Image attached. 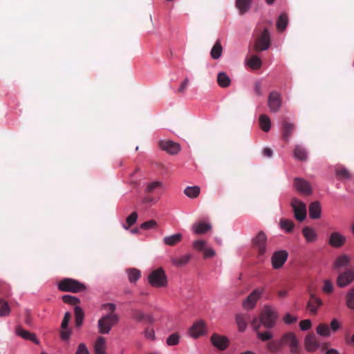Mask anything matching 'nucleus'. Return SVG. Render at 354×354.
Returning a JSON list of instances; mask_svg holds the SVG:
<instances>
[{
	"label": "nucleus",
	"instance_id": "obj_53",
	"mask_svg": "<svg viewBox=\"0 0 354 354\" xmlns=\"http://www.w3.org/2000/svg\"><path fill=\"white\" fill-rule=\"evenodd\" d=\"M283 346L281 339L279 341H272L268 343V348L272 352L279 351Z\"/></svg>",
	"mask_w": 354,
	"mask_h": 354
},
{
	"label": "nucleus",
	"instance_id": "obj_23",
	"mask_svg": "<svg viewBox=\"0 0 354 354\" xmlns=\"http://www.w3.org/2000/svg\"><path fill=\"white\" fill-rule=\"evenodd\" d=\"M345 241V237L335 232L330 234L328 243L333 248H339L344 244Z\"/></svg>",
	"mask_w": 354,
	"mask_h": 354
},
{
	"label": "nucleus",
	"instance_id": "obj_64",
	"mask_svg": "<svg viewBox=\"0 0 354 354\" xmlns=\"http://www.w3.org/2000/svg\"><path fill=\"white\" fill-rule=\"evenodd\" d=\"M254 93H256V95H257L259 96H261L263 94L261 86L259 82H256L254 84Z\"/></svg>",
	"mask_w": 354,
	"mask_h": 354
},
{
	"label": "nucleus",
	"instance_id": "obj_42",
	"mask_svg": "<svg viewBox=\"0 0 354 354\" xmlns=\"http://www.w3.org/2000/svg\"><path fill=\"white\" fill-rule=\"evenodd\" d=\"M10 308L7 301L0 298V317H6L10 315Z\"/></svg>",
	"mask_w": 354,
	"mask_h": 354
},
{
	"label": "nucleus",
	"instance_id": "obj_35",
	"mask_svg": "<svg viewBox=\"0 0 354 354\" xmlns=\"http://www.w3.org/2000/svg\"><path fill=\"white\" fill-rule=\"evenodd\" d=\"M126 272L130 283H136L141 277V272L137 268H128Z\"/></svg>",
	"mask_w": 354,
	"mask_h": 354
},
{
	"label": "nucleus",
	"instance_id": "obj_15",
	"mask_svg": "<svg viewBox=\"0 0 354 354\" xmlns=\"http://www.w3.org/2000/svg\"><path fill=\"white\" fill-rule=\"evenodd\" d=\"M159 147L167 153L174 155L179 152L180 145L171 140H161L159 142Z\"/></svg>",
	"mask_w": 354,
	"mask_h": 354
},
{
	"label": "nucleus",
	"instance_id": "obj_16",
	"mask_svg": "<svg viewBox=\"0 0 354 354\" xmlns=\"http://www.w3.org/2000/svg\"><path fill=\"white\" fill-rule=\"evenodd\" d=\"M288 258V253L284 250H280L273 254L272 257V265L274 269H279L283 266Z\"/></svg>",
	"mask_w": 354,
	"mask_h": 354
},
{
	"label": "nucleus",
	"instance_id": "obj_28",
	"mask_svg": "<svg viewBox=\"0 0 354 354\" xmlns=\"http://www.w3.org/2000/svg\"><path fill=\"white\" fill-rule=\"evenodd\" d=\"M293 156L295 158L301 161H305L308 158L306 149L299 145L295 146L293 151Z\"/></svg>",
	"mask_w": 354,
	"mask_h": 354
},
{
	"label": "nucleus",
	"instance_id": "obj_22",
	"mask_svg": "<svg viewBox=\"0 0 354 354\" xmlns=\"http://www.w3.org/2000/svg\"><path fill=\"white\" fill-rule=\"evenodd\" d=\"M322 304V300L314 294H310V299L307 304V308L313 315H316L317 309Z\"/></svg>",
	"mask_w": 354,
	"mask_h": 354
},
{
	"label": "nucleus",
	"instance_id": "obj_31",
	"mask_svg": "<svg viewBox=\"0 0 354 354\" xmlns=\"http://www.w3.org/2000/svg\"><path fill=\"white\" fill-rule=\"evenodd\" d=\"M212 226L210 224L201 222L198 223H196L193 225V230L194 233L197 234H203L210 230Z\"/></svg>",
	"mask_w": 354,
	"mask_h": 354
},
{
	"label": "nucleus",
	"instance_id": "obj_8",
	"mask_svg": "<svg viewBox=\"0 0 354 354\" xmlns=\"http://www.w3.org/2000/svg\"><path fill=\"white\" fill-rule=\"evenodd\" d=\"M283 346L288 345L290 346V352L293 354H297L299 352V346L298 339L292 332H288L283 334L281 338Z\"/></svg>",
	"mask_w": 354,
	"mask_h": 354
},
{
	"label": "nucleus",
	"instance_id": "obj_45",
	"mask_svg": "<svg viewBox=\"0 0 354 354\" xmlns=\"http://www.w3.org/2000/svg\"><path fill=\"white\" fill-rule=\"evenodd\" d=\"M138 219V213L136 212H132L126 219V225L124 227L127 230L132 226Z\"/></svg>",
	"mask_w": 354,
	"mask_h": 354
},
{
	"label": "nucleus",
	"instance_id": "obj_52",
	"mask_svg": "<svg viewBox=\"0 0 354 354\" xmlns=\"http://www.w3.org/2000/svg\"><path fill=\"white\" fill-rule=\"evenodd\" d=\"M257 332V337L262 342H266L272 339V334L270 331L260 332L259 330Z\"/></svg>",
	"mask_w": 354,
	"mask_h": 354
},
{
	"label": "nucleus",
	"instance_id": "obj_54",
	"mask_svg": "<svg viewBox=\"0 0 354 354\" xmlns=\"http://www.w3.org/2000/svg\"><path fill=\"white\" fill-rule=\"evenodd\" d=\"M102 307L104 309H106L108 310V313H106V315H118V314H116L115 313V311L116 310V306L114 304L107 303V304H104L102 306Z\"/></svg>",
	"mask_w": 354,
	"mask_h": 354
},
{
	"label": "nucleus",
	"instance_id": "obj_56",
	"mask_svg": "<svg viewBox=\"0 0 354 354\" xmlns=\"http://www.w3.org/2000/svg\"><path fill=\"white\" fill-rule=\"evenodd\" d=\"M206 241L203 240L195 241L193 243V247L195 250L198 251H203L205 248Z\"/></svg>",
	"mask_w": 354,
	"mask_h": 354
},
{
	"label": "nucleus",
	"instance_id": "obj_24",
	"mask_svg": "<svg viewBox=\"0 0 354 354\" xmlns=\"http://www.w3.org/2000/svg\"><path fill=\"white\" fill-rule=\"evenodd\" d=\"M95 354H106V339L100 336L97 338L94 344Z\"/></svg>",
	"mask_w": 354,
	"mask_h": 354
},
{
	"label": "nucleus",
	"instance_id": "obj_47",
	"mask_svg": "<svg viewBox=\"0 0 354 354\" xmlns=\"http://www.w3.org/2000/svg\"><path fill=\"white\" fill-rule=\"evenodd\" d=\"M162 187V183L160 181L151 182L147 185L145 192L147 193H152L156 189L161 188Z\"/></svg>",
	"mask_w": 354,
	"mask_h": 354
},
{
	"label": "nucleus",
	"instance_id": "obj_1",
	"mask_svg": "<svg viewBox=\"0 0 354 354\" xmlns=\"http://www.w3.org/2000/svg\"><path fill=\"white\" fill-rule=\"evenodd\" d=\"M278 318L277 312L270 306H265L259 314V317H254L251 325L255 331H257L263 325L270 329L274 327Z\"/></svg>",
	"mask_w": 354,
	"mask_h": 354
},
{
	"label": "nucleus",
	"instance_id": "obj_62",
	"mask_svg": "<svg viewBox=\"0 0 354 354\" xmlns=\"http://www.w3.org/2000/svg\"><path fill=\"white\" fill-rule=\"evenodd\" d=\"M340 328V323L336 319H333L330 322V328L333 332L337 331Z\"/></svg>",
	"mask_w": 354,
	"mask_h": 354
},
{
	"label": "nucleus",
	"instance_id": "obj_36",
	"mask_svg": "<svg viewBox=\"0 0 354 354\" xmlns=\"http://www.w3.org/2000/svg\"><path fill=\"white\" fill-rule=\"evenodd\" d=\"M191 257V254H188L180 257H173L171 258V263L176 266H183L189 261Z\"/></svg>",
	"mask_w": 354,
	"mask_h": 354
},
{
	"label": "nucleus",
	"instance_id": "obj_29",
	"mask_svg": "<svg viewBox=\"0 0 354 354\" xmlns=\"http://www.w3.org/2000/svg\"><path fill=\"white\" fill-rule=\"evenodd\" d=\"M250 317L246 314H238L236 316V322L240 331H244L247 327Z\"/></svg>",
	"mask_w": 354,
	"mask_h": 354
},
{
	"label": "nucleus",
	"instance_id": "obj_43",
	"mask_svg": "<svg viewBox=\"0 0 354 354\" xmlns=\"http://www.w3.org/2000/svg\"><path fill=\"white\" fill-rule=\"evenodd\" d=\"M261 60L257 55H252L248 61V64L252 69H259L261 66Z\"/></svg>",
	"mask_w": 354,
	"mask_h": 354
},
{
	"label": "nucleus",
	"instance_id": "obj_57",
	"mask_svg": "<svg viewBox=\"0 0 354 354\" xmlns=\"http://www.w3.org/2000/svg\"><path fill=\"white\" fill-rule=\"evenodd\" d=\"M283 319L286 324H291L297 322V317L290 313H287L285 315Z\"/></svg>",
	"mask_w": 354,
	"mask_h": 354
},
{
	"label": "nucleus",
	"instance_id": "obj_51",
	"mask_svg": "<svg viewBox=\"0 0 354 354\" xmlns=\"http://www.w3.org/2000/svg\"><path fill=\"white\" fill-rule=\"evenodd\" d=\"M158 227V223L155 220H149L142 223L140 225V228L142 230L155 229Z\"/></svg>",
	"mask_w": 354,
	"mask_h": 354
},
{
	"label": "nucleus",
	"instance_id": "obj_55",
	"mask_svg": "<svg viewBox=\"0 0 354 354\" xmlns=\"http://www.w3.org/2000/svg\"><path fill=\"white\" fill-rule=\"evenodd\" d=\"M322 290L324 292L330 294L333 291V283L330 280H325Z\"/></svg>",
	"mask_w": 354,
	"mask_h": 354
},
{
	"label": "nucleus",
	"instance_id": "obj_7",
	"mask_svg": "<svg viewBox=\"0 0 354 354\" xmlns=\"http://www.w3.org/2000/svg\"><path fill=\"white\" fill-rule=\"evenodd\" d=\"M264 292L263 288H255L243 301V307L246 310L253 309L257 301L261 298Z\"/></svg>",
	"mask_w": 354,
	"mask_h": 354
},
{
	"label": "nucleus",
	"instance_id": "obj_21",
	"mask_svg": "<svg viewBox=\"0 0 354 354\" xmlns=\"http://www.w3.org/2000/svg\"><path fill=\"white\" fill-rule=\"evenodd\" d=\"M15 333L18 336L21 337V338H23L24 339L30 340L36 344H39V341L36 337V335L34 333H32L29 332L28 330L24 329L20 326H18L16 328Z\"/></svg>",
	"mask_w": 354,
	"mask_h": 354
},
{
	"label": "nucleus",
	"instance_id": "obj_32",
	"mask_svg": "<svg viewBox=\"0 0 354 354\" xmlns=\"http://www.w3.org/2000/svg\"><path fill=\"white\" fill-rule=\"evenodd\" d=\"M251 3L252 0H236V7L239 10L240 14L243 15L250 10Z\"/></svg>",
	"mask_w": 354,
	"mask_h": 354
},
{
	"label": "nucleus",
	"instance_id": "obj_33",
	"mask_svg": "<svg viewBox=\"0 0 354 354\" xmlns=\"http://www.w3.org/2000/svg\"><path fill=\"white\" fill-rule=\"evenodd\" d=\"M223 53V47L220 40H217L210 51L211 57L214 59H218L221 57Z\"/></svg>",
	"mask_w": 354,
	"mask_h": 354
},
{
	"label": "nucleus",
	"instance_id": "obj_10",
	"mask_svg": "<svg viewBox=\"0 0 354 354\" xmlns=\"http://www.w3.org/2000/svg\"><path fill=\"white\" fill-rule=\"evenodd\" d=\"M354 280V270L347 269L346 271L339 273L337 279V284L339 287L343 288L350 284Z\"/></svg>",
	"mask_w": 354,
	"mask_h": 354
},
{
	"label": "nucleus",
	"instance_id": "obj_46",
	"mask_svg": "<svg viewBox=\"0 0 354 354\" xmlns=\"http://www.w3.org/2000/svg\"><path fill=\"white\" fill-rule=\"evenodd\" d=\"M335 174L339 179H348L351 178L349 171L344 167L337 168Z\"/></svg>",
	"mask_w": 354,
	"mask_h": 354
},
{
	"label": "nucleus",
	"instance_id": "obj_59",
	"mask_svg": "<svg viewBox=\"0 0 354 354\" xmlns=\"http://www.w3.org/2000/svg\"><path fill=\"white\" fill-rule=\"evenodd\" d=\"M311 321L310 319H304L299 322V327L301 330H307L311 327Z\"/></svg>",
	"mask_w": 354,
	"mask_h": 354
},
{
	"label": "nucleus",
	"instance_id": "obj_50",
	"mask_svg": "<svg viewBox=\"0 0 354 354\" xmlns=\"http://www.w3.org/2000/svg\"><path fill=\"white\" fill-rule=\"evenodd\" d=\"M180 335L177 333H174L169 335L167 339V344L169 346L177 345L179 342Z\"/></svg>",
	"mask_w": 354,
	"mask_h": 354
},
{
	"label": "nucleus",
	"instance_id": "obj_25",
	"mask_svg": "<svg viewBox=\"0 0 354 354\" xmlns=\"http://www.w3.org/2000/svg\"><path fill=\"white\" fill-rule=\"evenodd\" d=\"M321 205L318 201L313 202L309 205V215L313 219L319 218L321 216Z\"/></svg>",
	"mask_w": 354,
	"mask_h": 354
},
{
	"label": "nucleus",
	"instance_id": "obj_20",
	"mask_svg": "<svg viewBox=\"0 0 354 354\" xmlns=\"http://www.w3.org/2000/svg\"><path fill=\"white\" fill-rule=\"evenodd\" d=\"M304 346L308 352H315L319 346V344L315 334H308L304 339Z\"/></svg>",
	"mask_w": 354,
	"mask_h": 354
},
{
	"label": "nucleus",
	"instance_id": "obj_41",
	"mask_svg": "<svg viewBox=\"0 0 354 354\" xmlns=\"http://www.w3.org/2000/svg\"><path fill=\"white\" fill-rule=\"evenodd\" d=\"M75 325L77 327L82 326L84 319V312L80 306H75Z\"/></svg>",
	"mask_w": 354,
	"mask_h": 354
},
{
	"label": "nucleus",
	"instance_id": "obj_60",
	"mask_svg": "<svg viewBox=\"0 0 354 354\" xmlns=\"http://www.w3.org/2000/svg\"><path fill=\"white\" fill-rule=\"evenodd\" d=\"M144 335L146 338L153 340L155 339V332L153 328H146L144 330Z\"/></svg>",
	"mask_w": 354,
	"mask_h": 354
},
{
	"label": "nucleus",
	"instance_id": "obj_37",
	"mask_svg": "<svg viewBox=\"0 0 354 354\" xmlns=\"http://www.w3.org/2000/svg\"><path fill=\"white\" fill-rule=\"evenodd\" d=\"M259 124L261 129L265 131L268 132L270 129V120L269 117L265 114H262L259 116Z\"/></svg>",
	"mask_w": 354,
	"mask_h": 354
},
{
	"label": "nucleus",
	"instance_id": "obj_11",
	"mask_svg": "<svg viewBox=\"0 0 354 354\" xmlns=\"http://www.w3.org/2000/svg\"><path fill=\"white\" fill-rule=\"evenodd\" d=\"M206 333V324L203 320H198L194 323L189 330V334L194 338H198Z\"/></svg>",
	"mask_w": 354,
	"mask_h": 354
},
{
	"label": "nucleus",
	"instance_id": "obj_58",
	"mask_svg": "<svg viewBox=\"0 0 354 354\" xmlns=\"http://www.w3.org/2000/svg\"><path fill=\"white\" fill-rule=\"evenodd\" d=\"M75 354H91L86 346L84 343L79 344L77 351Z\"/></svg>",
	"mask_w": 354,
	"mask_h": 354
},
{
	"label": "nucleus",
	"instance_id": "obj_18",
	"mask_svg": "<svg viewBox=\"0 0 354 354\" xmlns=\"http://www.w3.org/2000/svg\"><path fill=\"white\" fill-rule=\"evenodd\" d=\"M131 314L132 319L137 322H145L151 324L154 322V319L151 315L145 314L138 309H132Z\"/></svg>",
	"mask_w": 354,
	"mask_h": 354
},
{
	"label": "nucleus",
	"instance_id": "obj_6",
	"mask_svg": "<svg viewBox=\"0 0 354 354\" xmlns=\"http://www.w3.org/2000/svg\"><path fill=\"white\" fill-rule=\"evenodd\" d=\"M268 237L263 231H259L252 239V247L258 257H263L267 251Z\"/></svg>",
	"mask_w": 354,
	"mask_h": 354
},
{
	"label": "nucleus",
	"instance_id": "obj_63",
	"mask_svg": "<svg viewBox=\"0 0 354 354\" xmlns=\"http://www.w3.org/2000/svg\"><path fill=\"white\" fill-rule=\"evenodd\" d=\"M188 84H189V79L187 77H186L184 80V81L181 83L178 91L179 93H183L186 90V88L188 86Z\"/></svg>",
	"mask_w": 354,
	"mask_h": 354
},
{
	"label": "nucleus",
	"instance_id": "obj_49",
	"mask_svg": "<svg viewBox=\"0 0 354 354\" xmlns=\"http://www.w3.org/2000/svg\"><path fill=\"white\" fill-rule=\"evenodd\" d=\"M62 300L66 304L75 306H77V305L80 303V299L77 297L71 295H64Z\"/></svg>",
	"mask_w": 354,
	"mask_h": 354
},
{
	"label": "nucleus",
	"instance_id": "obj_34",
	"mask_svg": "<svg viewBox=\"0 0 354 354\" xmlns=\"http://www.w3.org/2000/svg\"><path fill=\"white\" fill-rule=\"evenodd\" d=\"M184 194L190 198H197L201 192V188L198 186H188L184 191Z\"/></svg>",
	"mask_w": 354,
	"mask_h": 354
},
{
	"label": "nucleus",
	"instance_id": "obj_5",
	"mask_svg": "<svg viewBox=\"0 0 354 354\" xmlns=\"http://www.w3.org/2000/svg\"><path fill=\"white\" fill-rule=\"evenodd\" d=\"M148 281L155 288L166 287L168 283L167 277L162 268L153 270L148 276Z\"/></svg>",
	"mask_w": 354,
	"mask_h": 354
},
{
	"label": "nucleus",
	"instance_id": "obj_19",
	"mask_svg": "<svg viewBox=\"0 0 354 354\" xmlns=\"http://www.w3.org/2000/svg\"><path fill=\"white\" fill-rule=\"evenodd\" d=\"M295 129L294 123L289 122L286 118L281 122L282 138L288 142Z\"/></svg>",
	"mask_w": 354,
	"mask_h": 354
},
{
	"label": "nucleus",
	"instance_id": "obj_38",
	"mask_svg": "<svg viewBox=\"0 0 354 354\" xmlns=\"http://www.w3.org/2000/svg\"><path fill=\"white\" fill-rule=\"evenodd\" d=\"M288 19L287 15L285 13L281 14L279 17L277 21L276 25H277V30L279 32L283 31L288 25Z\"/></svg>",
	"mask_w": 354,
	"mask_h": 354
},
{
	"label": "nucleus",
	"instance_id": "obj_12",
	"mask_svg": "<svg viewBox=\"0 0 354 354\" xmlns=\"http://www.w3.org/2000/svg\"><path fill=\"white\" fill-rule=\"evenodd\" d=\"M268 106L272 112L279 111L281 106V97L277 91H272L268 96Z\"/></svg>",
	"mask_w": 354,
	"mask_h": 354
},
{
	"label": "nucleus",
	"instance_id": "obj_39",
	"mask_svg": "<svg viewBox=\"0 0 354 354\" xmlns=\"http://www.w3.org/2000/svg\"><path fill=\"white\" fill-rule=\"evenodd\" d=\"M349 263V258L348 256L343 254L339 256L334 262L333 267L335 269H339L346 266Z\"/></svg>",
	"mask_w": 354,
	"mask_h": 354
},
{
	"label": "nucleus",
	"instance_id": "obj_14",
	"mask_svg": "<svg viewBox=\"0 0 354 354\" xmlns=\"http://www.w3.org/2000/svg\"><path fill=\"white\" fill-rule=\"evenodd\" d=\"M211 343L221 351L225 350L229 346V339L223 335L214 333L210 338Z\"/></svg>",
	"mask_w": 354,
	"mask_h": 354
},
{
	"label": "nucleus",
	"instance_id": "obj_48",
	"mask_svg": "<svg viewBox=\"0 0 354 354\" xmlns=\"http://www.w3.org/2000/svg\"><path fill=\"white\" fill-rule=\"evenodd\" d=\"M346 299L348 308L354 309V287L347 293Z\"/></svg>",
	"mask_w": 354,
	"mask_h": 354
},
{
	"label": "nucleus",
	"instance_id": "obj_17",
	"mask_svg": "<svg viewBox=\"0 0 354 354\" xmlns=\"http://www.w3.org/2000/svg\"><path fill=\"white\" fill-rule=\"evenodd\" d=\"M294 186L299 193L304 195H310L312 192L311 186L309 183L302 178H295Z\"/></svg>",
	"mask_w": 354,
	"mask_h": 354
},
{
	"label": "nucleus",
	"instance_id": "obj_2",
	"mask_svg": "<svg viewBox=\"0 0 354 354\" xmlns=\"http://www.w3.org/2000/svg\"><path fill=\"white\" fill-rule=\"evenodd\" d=\"M266 23L268 26L264 27L259 26L254 31V48L257 52L266 50L271 45V37L268 28L272 26V21H267Z\"/></svg>",
	"mask_w": 354,
	"mask_h": 354
},
{
	"label": "nucleus",
	"instance_id": "obj_30",
	"mask_svg": "<svg viewBox=\"0 0 354 354\" xmlns=\"http://www.w3.org/2000/svg\"><path fill=\"white\" fill-rule=\"evenodd\" d=\"M217 83L221 88H227L231 84V79L225 72H220L217 75Z\"/></svg>",
	"mask_w": 354,
	"mask_h": 354
},
{
	"label": "nucleus",
	"instance_id": "obj_27",
	"mask_svg": "<svg viewBox=\"0 0 354 354\" xmlns=\"http://www.w3.org/2000/svg\"><path fill=\"white\" fill-rule=\"evenodd\" d=\"M183 235L180 233H176L171 236H167L163 239V243L169 246L177 245L181 241Z\"/></svg>",
	"mask_w": 354,
	"mask_h": 354
},
{
	"label": "nucleus",
	"instance_id": "obj_40",
	"mask_svg": "<svg viewBox=\"0 0 354 354\" xmlns=\"http://www.w3.org/2000/svg\"><path fill=\"white\" fill-rule=\"evenodd\" d=\"M279 224L281 228L287 232H291L295 227L294 222L288 219H281Z\"/></svg>",
	"mask_w": 354,
	"mask_h": 354
},
{
	"label": "nucleus",
	"instance_id": "obj_44",
	"mask_svg": "<svg viewBox=\"0 0 354 354\" xmlns=\"http://www.w3.org/2000/svg\"><path fill=\"white\" fill-rule=\"evenodd\" d=\"M316 331L319 335L323 337H328L330 335V330L326 324H319L316 328Z\"/></svg>",
	"mask_w": 354,
	"mask_h": 354
},
{
	"label": "nucleus",
	"instance_id": "obj_9",
	"mask_svg": "<svg viewBox=\"0 0 354 354\" xmlns=\"http://www.w3.org/2000/svg\"><path fill=\"white\" fill-rule=\"evenodd\" d=\"M295 218L298 221H303L306 217V205L297 198H292L290 203Z\"/></svg>",
	"mask_w": 354,
	"mask_h": 354
},
{
	"label": "nucleus",
	"instance_id": "obj_13",
	"mask_svg": "<svg viewBox=\"0 0 354 354\" xmlns=\"http://www.w3.org/2000/svg\"><path fill=\"white\" fill-rule=\"evenodd\" d=\"M71 317V314L66 312L61 324L60 337L62 340L67 341L71 335V330L68 328V323Z\"/></svg>",
	"mask_w": 354,
	"mask_h": 354
},
{
	"label": "nucleus",
	"instance_id": "obj_3",
	"mask_svg": "<svg viewBox=\"0 0 354 354\" xmlns=\"http://www.w3.org/2000/svg\"><path fill=\"white\" fill-rule=\"evenodd\" d=\"M86 286L71 278H64L58 283V289L63 292H80L86 290Z\"/></svg>",
	"mask_w": 354,
	"mask_h": 354
},
{
	"label": "nucleus",
	"instance_id": "obj_26",
	"mask_svg": "<svg viewBox=\"0 0 354 354\" xmlns=\"http://www.w3.org/2000/svg\"><path fill=\"white\" fill-rule=\"evenodd\" d=\"M302 234L307 242H314L317 237L315 229L308 226L302 229Z\"/></svg>",
	"mask_w": 354,
	"mask_h": 354
},
{
	"label": "nucleus",
	"instance_id": "obj_61",
	"mask_svg": "<svg viewBox=\"0 0 354 354\" xmlns=\"http://www.w3.org/2000/svg\"><path fill=\"white\" fill-rule=\"evenodd\" d=\"M204 258H211L215 256V252L212 248H205L203 250Z\"/></svg>",
	"mask_w": 354,
	"mask_h": 354
},
{
	"label": "nucleus",
	"instance_id": "obj_4",
	"mask_svg": "<svg viewBox=\"0 0 354 354\" xmlns=\"http://www.w3.org/2000/svg\"><path fill=\"white\" fill-rule=\"evenodd\" d=\"M119 319V315H103L97 322V328L99 333H109L111 328L118 323Z\"/></svg>",
	"mask_w": 354,
	"mask_h": 354
}]
</instances>
